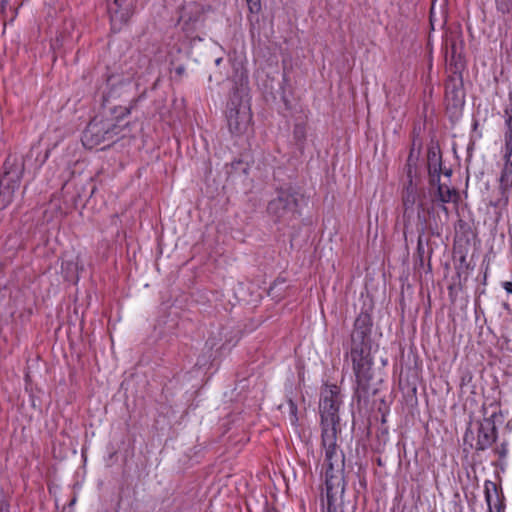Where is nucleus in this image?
<instances>
[{
  "label": "nucleus",
  "instance_id": "nucleus-1",
  "mask_svg": "<svg viewBox=\"0 0 512 512\" xmlns=\"http://www.w3.org/2000/svg\"><path fill=\"white\" fill-rule=\"evenodd\" d=\"M24 172L23 160L15 155L6 158L3 173L0 177V210L8 207L14 200L16 191L20 187Z\"/></svg>",
  "mask_w": 512,
  "mask_h": 512
},
{
  "label": "nucleus",
  "instance_id": "nucleus-2",
  "mask_svg": "<svg viewBox=\"0 0 512 512\" xmlns=\"http://www.w3.org/2000/svg\"><path fill=\"white\" fill-rule=\"evenodd\" d=\"M364 332L354 331L352 334L351 360L358 386L365 389L371 379L372 359L364 348Z\"/></svg>",
  "mask_w": 512,
  "mask_h": 512
},
{
  "label": "nucleus",
  "instance_id": "nucleus-3",
  "mask_svg": "<svg viewBox=\"0 0 512 512\" xmlns=\"http://www.w3.org/2000/svg\"><path fill=\"white\" fill-rule=\"evenodd\" d=\"M340 403L339 388L336 385L325 386L321 392L319 405L322 430L325 428L336 429L339 422Z\"/></svg>",
  "mask_w": 512,
  "mask_h": 512
},
{
  "label": "nucleus",
  "instance_id": "nucleus-4",
  "mask_svg": "<svg viewBox=\"0 0 512 512\" xmlns=\"http://www.w3.org/2000/svg\"><path fill=\"white\" fill-rule=\"evenodd\" d=\"M252 114L248 102L232 99L228 104L227 122L231 133L240 135L250 127Z\"/></svg>",
  "mask_w": 512,
  "mask_h": 512
},
{
  "label": "nucleus",
  "instance_id": "nucleus-5",
  "mask_svg": "<svg viewBox=\"0 0 512 512\" xmlns=\"http://www.w3.org/2000/svg\"><path fill=\"white\" fill-rule=\"evenodd\" d=\"M202 16V8L195 2L187 3L182 10L179 24L184 33V40L193 39L194 32L196 31L200 18Z\"/></svg>",
  "mask_w": 512,
  "mask_h": 512
},
{
  "label": "nucleus",
  "instance_id": "nucleus-6",
  "mask_svg": "<svg viewBox=\"0 0 512 512\" xmlns=\"http://www.w3.org/2000/svg\"><path fill=\"white\" fill-rule=\"evenodd\" d=\"M110 128L111 124L108 122L91 121L84 131L83 144L93 148L106 140H111L113 131Z\"/></svg>",
  "mask_w": 512,
  "mask_h": 512
},
{
  "label": "nucleus",
  "instance_id": "nucleus-7",
  "mask_svg": "<svg viewBox=\"0 0 512 512\" xmlns=\"http://www.w3.org/2000/svg\"><path fill=\"white\" fill-rule=\"evenodd\" d=\"M107 6L112 29L118 31L132 15L131 0H107Z\"/></svg>",
  "mask_w": 512,
  "mask_h": 512
},
{
  "label": "nucleus",
  "instance_id": "nucleus-8",
  "mask_svg": "<svg viewBox=\"0 0 512 512\" xmlns=\"http://www.w3.org/2000/svg\"><path fill=\"white\" fill-rule=\"evenodd\" d=\"M337 430L325 428L322 430V444L325 449V463L327 464V469L331 471L336 469H340V464L342 463L341 456L338 454L337 445H336V436Z\"/></svg>",
  "mask_w": 512,
  "mask_h": 512
},
{
  "label": "nucleus",
  "instance_id": "nucleus-9",
  "mask_svg": "<svg viewBox=\"0 0 512 512\" xmlns=\"http://www.w3.org/2000/svg\"><path fill=\"white\" fill-rule=\"evenodd\" d=\"M297 196L291 187H282L277 191V197L269 202V212L281 216L285 211L296 206Z\"/></svg>",
  "mask_w": 512,
  "mask_h": 512
},
{
  "label": "nucleus",
  "instance_id": "nucleus-10",
  "mask_svg": "<svg viewBox=\"0 0 512 512\" xmlns=\"http://www.w3.org/2000/svg\"><path fill=\"white\" fill-rule=\"evenodd\" d=\"M496 438L497 430L494 421L491 418H485L479 424L475 448L485 450L495 442Z\"/></svg>",
  "mask_w": 512,
  "mask_h": 512
},
{
  "label": "nucleus",
  "instance_id": "nucleus-11",
  "mask_svg": "<svg viewBox=\"0 0 512 512\" xmlns=\"http://www.w3.org/2000/svg\"><path fill=\"white\" fill-rule=\"evenodd\" d=\"M325 478L328 500L333 499L338 493H343L344 485L340 469H334L333 471L326 469Z\"/></svg>",
  "mask_w": 512,
  "mask_h": 512
},
{
  "label": "nucleus",
  "instance_id": "nucleus-12",
  "mask_svg": "<svg viewBox=\"0 0 512 512\" xmlns=\"http://www.w3.org/2000/svg\"><path fill=\"white\" fill-rule=\"evenodd\" d=\"M501 154L504 162L512 163V114H507L505 119V131Z\"/></svg>",
  "mask_w": 512,
  "mask_h": 512
},
{
  "label": "nucleus",
  "instance_id": "nucleus-13",
  "mask_svg": "<svg viewBox=\"0 0 512 512\" xmlns=\"http://www.w3.org/2000/svg\"><path fill=\"white\" fill-rule=\"evenodd\" d=\"M512 188V163L504 162L500 176V190L502 195L508 196Z\"/></svg>",
  "mask_w": 512,
  "mask_h": 512
},
{
  "label": "nucleus",
  "instance_id": "nucleus-14",
  "mask_svg": "<svg viewBox=\"0 0 512 512\" xmlns=\"http://www.w3.org/2000/svg\"><path fill=\"white\" fill-rule=\"evenodd\" d=\"M437 192L438 200L442 203L456 202L458 199L457 191L444 184H439Z\"/></svg>",
  "mask_w": 512,
  "mask_h": 512
},
{
  "label": "nucleus",
  "instance_id": "nucleus-15",
  "mask_svg": "<svg viewBox=\"0 0 512 512\" xmlns=\"http://www.w3.org/2000/svg\"><path fill=\"white\" fill-rule=\"evenodd\" d=\"M417 198V189L412 184V181H410L403 195V204L405 206V209L413 208L414 204L417 201Z\"/></svg>",
  "mask_w": 512,
  "mask_h": 512
},
{
  "label": "nucleus",
  "instance_id": "nucleus-16",
  "mask_svg": "<svg viewBox=\"0 0 512 512\" xmlns=\"http://www.w3.org/2000/svg\"><path fill=\"white\" fill-rule=\"evenodd\" d=\"M62 269L66 271V277L70 278L78 272L79 267L77 263H73L70 260H63Z\"/></svg>",
  "mask_w": 512,
  "mask_h": 512
},
{
  "label": "nucleus",
  "instance_id": "nucleus-17",
  "mask_svg": "<svg viewBox=\"0 0 512 512\" xmlns=\"http://www.w3.org/2000/svg\"><path fill=\"white\" fill-rule=\"evenodd\" d=\"M496 8L502 14H508L512 11V0H496Z\"/></svg>",
  "mask_w": 512,
  "mask_h": 512
},
{
  "label": "nucleus",
  "instance_id": "nucleus-18",
  "mask_svg": "<svg viewBox=\"0 0 512 512\" xmlns=\"http://www.w3.org/2000/svg\"><path fill=\"white\" fill-rule=\"evenodd\" d=\"M459 94H460V91L458 89H453L450 91L449 88H447V90H446L447 98H449L452 95L456 106L461 105L463 102L462 97Z\"/></svg>",
  "mask_w": 512,
  "mask_h": 512
},
{
  "label": "nucleus",
  "instance_id": "nucleus-19",
  "mask_svg": "<svg viewBox=\"0 0 512 512\" xmlns=\"http://www.w3.org/2000/svg\"><path fill=\"white\" fill-rule=\"evenodd\" d=\"M0 512H9V507L6 501L0 502Z\"/></svg>",
  "mask_w": 512,
  "mask_h": 512
},
{
  "label": "nucleus",
  "instance_id": "nucleus-20",
  "mask_svg": "<svg viewBox=\"0 0 512 512\" xmlns=\"http://www.w3.org/2000/svg\"><path fill=\"white\" fill-rule=\"evenodd\" d=\"M503 287L508 293H512V282H504Z\"/></svg>",
  "mask_w": 512,
  "mask_h": 512
},
{
  "label": "nucleus",
  "instance_id": "nucleus-21",
  "mask_svg": "<svg viewBox=\"0 0 512 512\" xmlns=\"http://www.w3.org/2000/svg\"><path fill=\"white\" fill-rule=\"evenodd\" d=\"M472 436H473V433H472L471 431H467V432L465 433V436H464V441H465V442H468V441H469V438H470V437L472 438Z\"/></svg>",
  "mask_w": 512,
  "mask_h": 512
},
{
  "label": "nucleus",
  "instance_id": "nucleus-22",
  "mask_svg": "<svg viewBox=\"0 0 512 512\" xmlns=\"http://www.w3.org/2000/svg\"><path fill=\"white\" fill-rule=\"evenodd\" d=\"M451 55H452V58L455 57L456 55V46L455 44H452V47H451Z\"/></svg>",
  "mask_w": 512,
  "mask_h": 512
},
{
  "label": "nucleus",
  "instance_id": "nucleus-23",
  "mask_svg": "<svg viewBox=\"0 0 512 512\" xmlns=\"http://www.w3.org/2000/svg\"><path fill=\"white\" fill-rule=\"evenodd\" d=\"M1 501H6L5 498H4V494H3V491L0 489V502Z\"/></svg>",
  "mask_w": 512,
  "mask_h": 512
},
{
  "label": "nucleus",
  "instance_id": "nucleus-24",
  "mask_svg": "<svg viewBox=\"0 0 512 512\" xmlns=\"http://www.w3.org/2000/svg\"><path fill=\"white\" fill-rule=\"evenodd\" d=\"M254 8H256V10H258V5L255 3L254 6H250V10L253 11Z\"/></svg>",
  "mask_w": 512,
  "mask_h": 512
},
{
  "label": "nucleus",
  "instance_id": "nucleus-25",
  "mask_svg": "<svg viewBox=\"0 0 512 512\" xmlns=\"http://www.w3.org/2000/svg\"><path fill=\"white\" fill-rule=\"evenodd\" d=\"M221 61H222V58H218V59L215 60V64L216 65H220Z\"/></svg>",
  "mask_w": 512,
  "mask_h": 512
}]
</instances>
